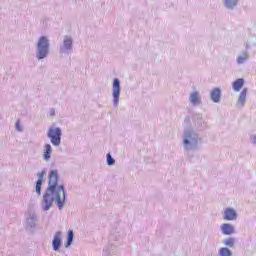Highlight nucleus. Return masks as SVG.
Returning <instances> with one entry per match:
<instances>
[{
	"instance_id": "27",
	"label": "nucleus",
	"mask_w": 256,
	"mask_h": 256,
	"mask_svg": "<svg viewBox=\"0 0 256 256\" xmlns=\"http://www.w3.org/2000/svg\"><path fill=\"white\" fill-rule=\"evenodd\" d=\"M50 115H55V109L50 110Z\"/></svg>"
},
{
	"instance_id": "23",
	"label": "nucleus",
	"mask_w": 256,
	"mask_h": 256,
	"mask_svg": "<svg viewBox=\"0 0 256 256\" xmlns=\"http://www.w3.org/2000/svg\"><path fill=\"white\" fill-rule=\"evenodd\" d=\"M15 130L18 133H23V131L25 130V127L23 126V122H21V120H17L15 123Z\"/></svg>"
},
{
	"instance_id": "5",
	"label": "nucleus",
	"mask_w": 256,
	"mask_h": 256,
	"mask_svg": "<svg viewBox=\"0 0 256 256\" xmlns=\"http://www.w3.org/2000/svg\"><path fill=\"white\" fill-rule=\"evenodd\" d=\"M111 99L113 107H119L121 101V80L119 78L112 80Z\"/></svg>"
},
{
	"instance_id": "6",
	"label": "nucleus",
	"mask_w": 256,
	"mask_h": 256,
	"mask_svg": "<svg viewBox=\"0 0 256 256\" xmlns=\"http://www.w3.org/2000/svg\"><path fill=\"white\" fill-rule=\"evenodd\" d=\"M191 121L192 124H190V127L197 131V133H199V131H205V129L208 127L207 120L201 113L194 114Z\"/></svg>"
},
{
	"instance_id": "22",
	"label": "nucleus",
	"mask_w": 256,
	"mask_h": 256,
	"mask_svg": "<svg viewBox=\"0 0 256 256\" xmlns=\"http://www.w3.org/2000/svg\"><path fill=\"white\" fill-rule=\"evenodd\" d=\"M106 165H108V167L115 165V158L111 156V153L106 154Z\"/></svg>"
},
{
	"instance_id": "15",
	"label": "nucleus",
	"mask_w": 256,
	"mask_h": 256,
	"mask_svg": "<svg viewBox=\"0 0 256 256\" xmlns=\"http://www.w3.org/2000/svg\"><path fill=\"white\" fill-rule=\"evenodd\" d=\"M26 229L33 230L37 228V215H30L25 222Z\"/></svg>"
},
{
	"instance_id": "17",
	"label": "nucleus",
	"mask_w": 256,
	"mask_h": 256,
	"mask_svg": "<svg viewBox=\"0 0 256 256\" xmlns=\"http://www.w3.org/2000/svg\"><path fill=\"white\" fill-rule=\"evenodd\" d=\"M245 85V79L243 78H239L237 80H235L232 83V89L233 91H235L236 93H239V91H241V89H243V86Z\"/></svg>"
},
{
	"instance_id": "4",
	"label": "nucleus",
	"mask_w": 256,
	"mask_h": 256,
	"mask_svg": "<svg viewBox=\"0 0 256 256\" xmlns=\"http://www.w3.org/2000/svg\"><path fill=\"white\" fill-rule=\"evenodd\" d=\"M63 137V130L57 125H51L47 130V138L49 139L52 147H59Z\"/></svg>"
},
{
	"instance_id": "16",
	"label": "nucleus",
	"mask_w": 256,
	"mask_h": 256,
	"mask_svg": "<svg viewBox=\"0 0 256 256\" xmlns=\"http://www.w3.org/2000/svg\"><path fill=\"white\" fill-rule=\"evenodd\" d=\"M210 99L212 103H220L221 102V88H213L210 91Z\"/></svg>"
},
{
	"instance_id": "19",
	"label": "nucleus",
	"mask_w": 256,
	"mask_h": 256,
	"mask_svg": "<svg viewBox=\"0 0 256 256\" xmlns=\"http://www.w3.org/2000/svg\"><path fill=\"white\" fill-rule=\"evenodd\" d=\"M219 256H233V252L228 247H221L218 249Z\"/></svg>"
},
{
	"instance_id": "13",
	"label": "nucleus",
	"mask_w": 256,
	"mask_h": 256,
	"mask_svg": "<svg viewBox=\"0 0 256 256\" xmlns=\"http://www.w3.org/2000/svg\"><path fill=\"white\" fill-rule=\"evenodd\" d=\"M248 89L244 88L238 95V99L236 101V106L238 107V109H243V107H245V104L247 103V93H248Z\"/></svg>"
},
{
	"instance_id": "7",
	"label": "nucleus",
	"mask_w": 256,
	"mask_h": 256,
	"mask_svg": "<svg viewBox=\"0 0 256 256\" xmlns=\"http://www.w3.org/2000/svg\"><path fill=\"white\" fill-rule=\"evenodd\" d=\"M60 55H69L73 53V36H63L62 43L59 46Z\"/></svg>"
},
{
	"instance_id": "11",
	"label": "nucleus",
	"mask_w": 256,
	"mask_h": 256,
	"mask_svg": "<svg viewBox=\"0 0 256 256\" xmlns=\"http://www.w3.org/2000/svg\"><path fill=\"white\" fill-rule=\"evenodd\" d=\"M53 157V146L49 143H44L42 149V159L43 161L49 162Z\"/></svg>"
},
{
	"instance_id": "9",
	"label": "nucleus",
	"mask_w": 256,
	"mask_h": 256,
	"mask_svg": "<svg viewBox=\"0 0 256 256\" xmlns=\"http://www.w3.org/2000/svg\"><path fill=\"white\" fill-rule=\"evenodd\" d=\"M188 101L192 107H199L200 105H203V96H201V92L194 90L190 92Z\"/></svg>"
},
{
	"instance_id": "1",
	"label": "nucleus",
	"mask_w": 256,
	"mask_h": 256,
	"mask_svg": "<svg viewBox=\"0 0 256 256\" xmlns=\"http://www.w3.org/2000/svg\"><path fill=\"white\" fill-rule=\"evenodd\" d=\"M54 205L63 211L67 205V192L65 185L59 181V170H51L48 175V186L42 196L40 209L47 213Z\"/></svg>"
},
{
	"instance_id": "2",
	"label": "nucleus",
	"mask_w": 256,
	"mask_h": 256,
	"mask_svg": "<svg viewBox=\"0 0 256 256\" xmlns=\"http://www.w3.org/2000/svg\"><path fill=\"white\" fill-rule=\"evenodd\" d=\"M190 125L191 116H185L181 143L184 151H187L188 153L191 151H199L201 145H203V137H201V134Z\"/></svg>"
},
{
	"instance_id": "8",
	"label": "nucleus",
	"mask_w": 256,
	"mask_h": 256,
	"mask_svg": "<svg viewBox=\"0 0 256 256\" xmlns=\"http://www.w3.org/2000/svg\"><path fill=\"white\" fill-rule=\"evenodd\" d=\"M222 218L224 221H237L239 212L234 207H225L222 211Z\"/></svg>"
},
{
	"instance_id": "24",
	"label": "nucleus",
	"mask_w": 256,
	"mask_h": 256,
	"mask_svg": "<svg viewBox=\"0 0 256 256\" xmlns=\"http://www.w3.org/2000/svg\"><path fill=\"white\" fill-rule=\"evenodd\" d=\"M41 187H43V182L41 181H36V185H35V193L36 195H41Z\"/></svg>"
},
{
	"instance_id": "21",
	"label": "nucleus",
	"mask_w": 256,
	"mask_h": 256,
	"mask_svg": "<svg viewBox=\"0 0 256 256\" xmlns=\"http://www.w3.org/2000/svg\"><path fill=\"white\" fill-rule=\"evenodd\" d=\"M223 245H225V247H230V248L235 247V238L230 237V238L224 239Z\"/></svg>"
},
{
	"instance_id": "26",
	"label": "nucleus",
	"mask_w": 256,
	"mask_h": 256,
	"mask_svg": "<svg viewBox=\"0 0 256 256\" xmlns=\"http://www.w3.org/2000/svg\"><path fill=\"white\" fill-rule=\"evenodd\" d=\"M244 47L246 49L245 51H249V49H251V44H249V42H245Z\"/></svg>"
},
{
	"instance_id": "20",
	"label": "nucleus",
	"mask_w": 256,
	"mask_h": 256,
	"mask_svg": "<svg viewBox=\"0 0 256 256\" xmlns=\"http://www.w3.org/2000/svg\"><path fill=\"white\" fill-rule=\"evenodd\" d=\"M73 237H75L73 230H69L67 233V240H66V244H65L66 249L71 247V245L73 244Z\"/></svg>"
},
{
	"instance_id": "14",
	"label": "nucleus",
	"mask_w": 256,
	"mask_h": 256,
	"mask_svg": "<svg viewBox=\"0 0 256 256\" xmlns=\"http://www.w3.org/2000/svg\"><path fill=\"white\" fill-rule=\"evenodd\" d=\"M249 59H251V54H249V51L244 50L236 56V64L245 65Z\"/></svg>"
},
{
	"instance_id": "10",
	"label": "nucleus",
	"mask_w": 256,
	"mask_h": 256,
	"mask_svg": "<svg viewBox=\"0 0 256 256\" xmlns=\"http://www.w3.org/2000/svg\"><path fill=\"white\" fill-rule=\"evenodd\" d=\"M61 245H63V232L57 231L52 240V249L56 253H59L61 251Z\"/></svg>"
},
{
	"instance_id": "18",
	"label": "nucleus",
	"mask_w": 256,
	"mask_h": 256,
	"mask_svg": "<svg viewBox=\"0 0 256 256\" xmlns=\"http://www.w3.org/2000/svg\"><path fill=\"white\" fill-rule=\"evenodd\" d=\"M241 0H222V3L226 9L233 10L239 5Z\"/></svg>"
},
{
	"instance_id": "12",
	"label": "nucleus",
	"mask_w": 256,
	"mask_h": 256,
	"mask_svg": "<svg viewBox=\"0 0 256 256\" xmlns=\"http://www.w3.org/2000/svg\"><path fill=\"white\" fill-rule=\"evenodd\" d=\"M220 231L222 235H235L237 233L235 226L231 223H222L220 225Z\"/></svg>"
},
{
	"instance_id": "3",
	"label": "nucleus",
	"mask_w": 256,
	"mask_h": 256,
	"mask_svg": "<svg viewBox=\"0 0 256 256\" xmlns=\"http://www.w3.org/2000/svg\"><path fill=\"white\" fill-rule=\"evenodd\" d=\"M51 51V40L49 36H40L36 40V50H35V58L37 61H44L49 57V53Z\"/></svg>"
},
{
	"instance_id": "25",
	"label": "nucleus",
	"mask_w": 256,
	"mask_h": 256,
	"mask_svg": "<svg viewBox=\"0 0 256 256\" xmlns=\"http://www.w3.org/2000/svg\"><path fill=\"white\" fill-rule=\"evenodd\" d=\"M37 177H38V180L37 181H40V183H43V179L45 178V171H40L37 173Z\"/></svg>"
}]
</instances>
